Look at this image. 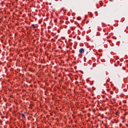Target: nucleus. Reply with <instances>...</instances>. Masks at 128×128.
Masks as SVG:
<instances>
[{
  "instance_id": "nucleus-1",
  "label": "nucleus",
  "mask_w": 128,
  "mask_h": 128,
  "mask_svg": "<svg viewBox=\"0 0 128 128\" xmlns=\"http://www.w3.org/2000/svg\"><path fill=\"white\" fill-rule=\"evenodd\" d=\"M79 53H80V54H81L84 53V48H81L79 50Z\"/></svg>"
},
{
  "instance_id": "nucleus-2",
  "label": "nucleus",
  "mask_w": 128,
  "mask_h": 128,
  "mask_svg": "<svg viewBox=\"0 0 128 128\" xmlns=\"http://www.w3.org/2000/svg\"><path fill=\"white\" fill-rule=\"evenodd\" d=\"M32 28H37L36 25H35L34 24H32Z\"/></svg>"
},
{
  "instance_id": "nucleus-3",
  "label": "nucleus",
  "mask_w": 128,
  "mask_h": 128,
  "mask_svg": "<svg viewBox=\"0 0 128 128\" xmlns=\"http://www.w3.org/2000/svg\"><path fill=\"white\" fill-rule=\"evenodd\" d=\"M22 118H26V116L24 115V114H22Z\"/></svg>"
},
{
  "instance_id": "nucleus-4",
  "label": "nucleus",
  "mask_w": 128,
  "mask_h": 128,
  "mask_svg": "<svg viewBox=\"0 0 128 128\" xmlns=\"http://www.w3.org/2000/svg\"><path fill=\"white\" fill-rule=\"evenodd\" d=\"M110 94H113V92H110Z\"/></svg>"
},
{
  "instance_id": "nucleus-5",
  "label": "nucleus",
  "mask_w": 128,
  "mask_h": 128,
  "mask_svg": "<svg viewBox=\"0 0 128 128\" xmlns=\"http://www.w3.org/2000/svg\"><path fill=\"white\" fill-rule=\"evenodd\" d=\"M38 34H36V37H38Z\"/></svg>"
},
{
  "instance_id": "nucleus-6",
  "label": "nucleus",
  "mask_w": 128,
  "mask_h": 128,
  "mask_svg": "<svg viewBox=\"0 0 128 128\" xmlns=\"http://www.w3.org/2000/svg\"><path fill=\"white\" fill-rule=\"evenodd\" d=\"M14 36H17V33H15Z\"/></svg>"
},
{
  "instance_id": "nucleus-7",
  "label": "nucleus",
  "mask_w": 128,
  "mask_h": 128,
  "mask_svg": "<svg viewBox=\"0 0 128 128\" xmlns=\"http://www.w3.org/2000/svg\"><path fill=\"white\" fill-rule=\"evenodd\" d=\"M95 64H94V65H92V67H94V66Z\"/></svg>"
},
{
  "instance_id": "nucleus-8",
  "label": "nucleus",
  "mask_w": 128,
  "mask_h": 128,
  "mask_svg": "<svg viewBox=\"0 0 128 128\" xmlns=\"http://www.w3.org/2000/svg\"><path fill=\"white\" fill-rule=\"evenodd\" d=\"M70 38H72V36H69Z\"/></svg>"
},
{
  "instance_id": "nucleus-9",
  "label": "nucleus",
  "mask_w": 128,
  "mask_h": 128,
  "mask_svg": "<svg viewBox=\"0 0 128 128\" xmlns=\"http://www.w3.org/2000/svg\"><path fill=\"white\" fill-rule=\"evenodd\" d=\"M103 122H102V124Z\"/></svg>"
}]
</instances>
